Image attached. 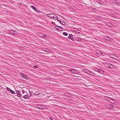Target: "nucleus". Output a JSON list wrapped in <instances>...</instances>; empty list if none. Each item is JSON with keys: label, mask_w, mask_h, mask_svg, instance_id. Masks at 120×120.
Listing matches in <instances>:
<instances>
[{"label": "nucleus", "mask_w": 120, "mask_h": 120, "mask_svg": "<svg viewBox=\"0 0 120 120\" xmlns=\"http://www.w3.org/2000/svg\"><path fill=\"white\" fill-rule=\"evenodd\" d=\"M68 71L74 74H78L79 73V72L77 70L72 69L71 68H70L69 69Z\"/></svg>", "instance_id": "obj_3"}, {"label": "nucleus", "mask_w": 120, "mask_h": 120, "mask_svg": "<svg viewBox=\"0 0 120 120\" xmlns=\"http://www.w3.org/2000/svg\"><path fill=\"white\" fill-rule=\"evenodd\" d=\"M76 38V40L78 41H80L82 40V39L80 38Z\"/></svg>", "instance_id": "obj_22"}, {"label": "nucleus", "mask_w": 120, "mask_h": 120, "mask_svg": "<svg viewBox=\"0 0 120 120\" xmlns=\"http://www.w3.org/2000/svg\"><path fill=\"white\" fill-rule=\"evenodd\" d=\"M97 2L101 5H103L104 4V3L101 0L98 1Z\"/></svg>", "instance_id": "obj_20"}, {"label": "nucleus", "mask_w": 120, "mask_h": 120, "mask_svg": "<svg viewBox=\"0 0 120 120\" xmlns=\"http://www.w3.org/2000/svg\"><path fill=\"white\" fill-rule=\"evenodd\" d=\"M27 95H25L23 97V98H24L26 99V96Z\"/></svg>", "instance_id": "obj_34"}, {"label": "nucleus", "mask_w": 120, "mask_h": 120, "mask_svg": "<svg viewBox=\"0 0 120 120\" xmlns=\"http://www.w3.org/2000/svg\"><path fill=\"white\" fill-rule=\"evenodd\" d=\"M106 25L107 26L110 27L112 28L113 27V24L110 22L107 23Z\"/></svg>", "instance_id": "obj_15"}, {"label": "nucleus", "mask_w": 120, "mask_h": 120, "mask_svg": "<svg viewBox=\"0 0 120 120\" xmlns=\"http://www.w3.org/2000/svg\"><path fill=\"white\" fill-rule=\"evenodd\" d=\"M35 92H37V91H35Z\"/></svg>", "instance_id": "obj_43"}, {"label": "nucleus", "mask_w": 120, "mask_h": 120, "mask_svg": "<svg viewBox=\"0 0 120 120\" xmlns=\"http://www.w3.org/2000/svg\"><path fill=\"white\" fill-rule=\"evenodd\" d=\"M85 71L86 73L90 75H91L94 76V74L92 72L87 69H86L85 70Z\"/></svg>", "instance_id": "obj_7"}, {"label": "nucleus", "mask_w": 120, "mask_h": 120, "mask_svg": "<svg viewBox=\"0 0 120 120\" xmlns=\"http://www.w3.org/2000/svg\"><path fill=\"white\" fill-rule=\"evenodd\" d=\"M51 120H53V119H51Z\"/></svg>", "instance_id": "obj_41"}, {"label": "nucleus", "mask_w": 120, "mask_h": 120, "mask_svg": "<svg viewBox=\"0 0 120 120\" xmlns=\"http://www.w3.org/2000/svg\"><path fill=\"white\" fill-rule=\"evenodd\" d=\"M72 96V94L70 93H67L65 94V96L68 97H71Z\"/></svg>", "instance_id": "obj_19"}, {"label": "nucleus", "mask_w": 120, "mask_h": 120, "mask_svg": "<svg viewBox=\"0 0 120 120\" xmlns=\"http://www.w3.org/2000/svg\"><path fill=\"white\" fill-rule=\"evenodd\" d=\"M43 50L46 52H49L50 51V49H48V48H45L44 49H43Z\"/></svg>", "instance_id": "obj_21"}, {"label": "nucleus", "mask_w": 120, "mask_h": 120, "mask_svg": "<svg viewBox=\"0 0 120 120\" xmlns=\"http://www.w3.org/2000/svg\"><path fill=\"white\" fill-rule=\"evenodd\" d=\"M29 93L30 94V96H31L33 95H34V93H33V91H29Z\"/></svg>", "instance_id": "obj_24"}, {"label": "nucleus", "mask_w": 120, "mask_h": 120, "mask_svg": "<svg viewBox=\"0 0 120 120\" xmlns=\"http://www.w3.org/2000/svg\"><path fill=\"white\" fill-rule=\"evenodd\" d=\"M62 25H64L65 26H66L67 24L64 21H63L62 22V23L61 24Z\"/></svg>", "instance_id": "obj_25"}, {"label": "nucleus", "mask_w": 120, "mask_h": 120, "mask_svg": "<svg viewBox=\"0 0 120 120\" xmlns=\"http://www.w3.org/2000/svg\"><path fill=\"white\" fill-rule=\"evenodd\" d=\"M108 66L109 68H110L111 69L112 68V65L111 64H109Z\"/></svg>", "instance_id": "obj_27"}, {"label": "nucleus", "mask_w": 120, "mask_h": 120, "mask_svg": "<svg viewBox=\"0 0 120 120\" xmlns=\"http://www.w3.org/2000/svg\"><path fill=\"white\" fill-rule=\"evenodd\" d=\"M94 18L95 19L100 21L103 18L102 17L97 16H95Z\"/></svg>", "instance_id": "obj_13"}, {"label": "nucleus", "mask_w": 120, "mask_h": 120, "mask_svg": "<svg viewBox=\"0 0 120 120\" xmlns=\"http://www.w3.org/2000/svg\"><path fill=\"white\" fill-rule=\"evenodd\" d=\"M52 23H54V22H52Z\"/></svg>", "instance_id": "obj_40"}, {"label": "nucleus", "mask_w": 120, "mask_h": 120, "mask_svg": "<svg viewBox=\"0 0 120 120\" xmlns=\"http://www.w3.org/2000/svg\"><path fill=\"white\" fill-rule=\"evenodd\" d=\"M7 90L10 92L11 93L13 94H15V92L14 91L12 90L10 88L8 87H7Z\"/></svg>", "instance_id": "obj_11"}, {"label": "nucleus", "mask_w": 120, "mask_h": 120, "mask_svg": "<svg viewBox=\"0 0 120 120\" xmlns=\"http://www.w3.org/2000/svg\"><path fill=\"white\" fill-rule=\"evenodd\" d=\"M63 35L65 36H67L68 35V33L65 32H63Z\"/></svg>", "instance_id": "obj_28"}, {"label": "nucleus", "mask_w": 120, "mask_h": 120, "mask_svg": "<svg viewBox=\"0 0 120 120\" xmlns=\"http://www.w3.org/2000/svg\"><path fill=\"white\" fill-rule=\"evenodd\" d=\"M109 56H110V57L112 59H114V58L117 57V56L116 55L112 53H111L109 55Z\"/></svg>", "instance_id": "obj_14"}, {"label": "nucleus", "mask_w": 120, "mask_h": 120, "mask_svg": "<svg viewBox=\"0 0 120 120\" xmlns=\"http://www.w3.org/2000/svg\"><path fill=\"white\" fill-rule=\"evenodd\" d=\"M116 4L118 5H119L120 4V3L118 2H117Z\"/></svg>", "instance_id": "obj_35"}, {"label": "nucleus", "mask_w": 120, "mask_h": 120, "mask_svg": "<svg viewBox=\"0 0 120 120\" xmlns=\"http://www.w3.org/2000/svg\"><path fill=\"white\" fill-rule=\"evenodd\" d=\"M31 7L36 12L38 13H40L41 12L40 11L36 9L34 6H31Z\"/></svg>", "instance_id": "obj_9"}, {"label": "nucleus", "mask_w": 120, "mask_h": 120, "mask_svg": "<svg viewBox=\"0 0 120 120\" xmlns=\"http://www.w3.org/2000/svg\"><path fill=\"white\" fill-rule=\"evenodd\" d=\"M10 31H13V32H11V34H13L14 35H17L18 33L16 31H14L13 30H10Z\"/></svg>", "instance_id": "obj_17"}, {"label": "nucleus", "mask_w": 120, "mask_h": 120, "mask_svg": "<svg viewBox=\"0 0 120 120\" xmlns=\"http://www.w3.org/2000/svg\"><path fill=\"white\" fill-rule=\"evenodd\" d=\"M55 28L57 30L59 31H61L63 30V28L62 27L58 26H56Z\"/></svg>", "instance_id": "obj_6"}, {"label": "nucleus", "mask_w": 120, "mask_h": 120, "mask_svg": "<svg viewBox=\"0 0 120 120\" xmlns=\"http://www.w3.org/2000/svg\"><path fill=\"white\" fill-rule=\"evenodd\" d=\"M36 106L37 108L40 109H43V107L41 106V105L39 104H37L36 105Z\"/></svg>", "instance_id": "obj_18"}, {"label": "nucleus", "mask_w": 120, "mask_h": 120, "mask_svg": "<svg viewBox=\"0 0 120 120\" xmlns=\"http://www.w3.org/2000/svg\"><path fill=\"white\" fill-rule=\"evenodd\" d=\"M23 48L22 47H20V49H22Z\"/></svg>", "instance_id": "obj_37"}, {"label": "nucleus", "mask_w": 120, "mask_h": 120, "mask_svg": "<svg viewBox=\"0 0 120 120\" xmlns=\"http://www.w3.org/2000/svg\"><path fill=\"white\" fill-rule=\"evenodd\" d=\"M101 54H102V52H101Z\"/></svg>", "instance_id": "obj_39"}, {"label": "nucleus", "mask_w": 120, "mask_h": 120, "mask_svg": "<svg viewBox=\"0 0 120 120\" xmlns=\"http://www.w3.org/2000/svg\"><path fill=\"white\" fill-rule=\"evenodd\" d=\"M38 35L39 37L41 38L47 37V36L46 35L42 33H39L38 34Z\"/></svg>", "instance_id": "obj_8"}, {"label": "nucleus", "mask_w": 120, "mask_h": 120, "mask_svg": "<svg viewBox=\"0 0 120 120\" xmlns=\"http://www.w3.org/2000/svg\"><path fill=\"white\" fill-rule=\"evenodd\" d=\"M30 96L28 95H27L26 96V99H30Z\"/></svg>", "instance_id": "obj_33"}, {"label": "nucleus", "mask_w": 120, "mask_h": 120, "mask_svg": "<svg viewBox=\"0 0 120 120\" xmlns=\"http://www.w3.org/2000/svg\"><path fill=\"white\" fill-rule=\"evenodd\" d=\"M92 10L93 11H94L95 10H96V9L95 8H92Z\"/></svg>", "instance_id": "obj_38"}, {"label": "nucleus", "mask_w": 120, "mask_h": 120, "mask_svg": "<svg viewBox=\"0 0 120 120\" xmlns=\"http://www.w3.org/2000/svg\"><path fill=\"white\" fill-rule=\"evenodd\" d=\"M106 97L107 98H106L108 99H109V100L110 101L111 100H112V101H113L114 100L113 99H112L110 97H109L106 96Z\"/></svg>", "instance_id": "obj_23"}, {"label": "nucleus", "mask_w": 120, "mask_h": 120, "mask_svg": "<svg viewBox=\"0 0 120 120\" xmlns=\"http://www.w3.org/2000/svg\"><path fill=\"white\" fill-rule=\"evenodd\" d=\"M106 106L107 107L106 108L107 109H110L111 108L110 107L108 106H108L107 105H106Z\"/></svg>", "instance_id": "obj_30"}, {"label": "nucleus", "mask_w": 120, "mask_h": 120, "mask_svg": "<svg viewBox=\"0 0 120 120\" xmlns=\"http://www.w3.org/2000/svg\"><path fill=\"white\" fill-rule=\"evenodd\" d=\"M20 76L26 80L28 79L29 78L27 76L25 75L23 73H21L20 74Z\"/></svg>", "instance_id": "obj_5"}, {"label": "nucleus", "mask_w": 120, "mask_h": 120, "mask_svg": "<svg viewBox=\"0 0 120 120\" xmlns=\"http://www.w3.org/2000/svg\"><path fill=\"white\" fill-rule=\"evenodd\" d=\"M73 32L75 33H77L78 34H80V32L81 31L77 30L76 29H75V30H73Z\"/></svg>", "instance_id": "obj_16"}, {"label": "nucleus", "mask_w": 120, "mask_h": 120, "mask_svg": "<svg viewBox=\"0 0 120 120\" xmlns=\"http://www.w3.org/2000/svg\"><path fill=\"white\" fill-rule=\"evenodd\" d=\"M18 4L19 5H21L22 4V3H19Z\"/></svg>", "instance_id": "obj_36"}, {"label": "nucleus", "mask_w": 120, "mask_h": 120, "mask_svg": "<svg viewBox=\"0 0 120 120\" xmlns=\"http://www.w3.org/2000/svg\"><path fill=\"white\" fill-rule=\"evenodd\" d=\"M68 38L71 40L73 41H74V39L73 38V35L71 34H69V36L68 37Z\"/></svg>", "instance_id": "obj_12"}, {"label": "nucleus", "mask_w": 120, "mask_h": 120, "mask_svg": "<svg viewBox=\"0 0 120 120\" xmlns=\"http://www.w3.org/2000/svg\"><path fill=\"white\" fill-rule=\"evenodd\" d=\"M55 17L57 18V20L58 21V22H60V24H61L62 21H61L60 20L58 19V18L56 15H55Z\"/></svg>", "instance_id": "obj_26"}, {"label": "nucleus", "mask_w": 120, "mask_h": 120, "mask_svg": "<svg viewBox=\"0 0 120 120\" xmlns=\"http://www.w3.org/2000/svg\"><path fill=\"white\" fill-rule=\"evenodd\" d=\"M40 94V93H39L38 94H36L35 93H34V95L35 96H38Z\"/></svg>", "instance_id": "obj_32"}, {"label": "nucleus", "mask_w": 120, "mask_h": 120, "mask_svg": "<svg viewBox=\"0 0 120 120\" xmlns=\"http://www.w3.org/2000/svg\"><path fill=\"white\" fill-rule=\"evenodd\" d=\"M55 15L54 14H48L47 16L49 17H50L51 19H56V18L55 17Z\"/></svg>", "instance_id": "obj_4"}, {"label": "nucleus", "mask_w": 120, "mask_h": 120, "mask_svg": "<svg viewBox=\"0 0 120 120\" xmlns=\"http://www.w3.org/2000/svg\"><path fill=\"white\" fill-rule=\"evenodd\" d=\"M59 29H61L60 28Z\"/></svg>", "instance_id": "obj_42"}, {"label": "nucleus", "mask_w": 120, "mask_h": 120, "mask_svg": "<svg viewBox=\"0 0 120 120\" xmlns=\"http://www.w3.org/2000/svg\"><path fill=\"white\" fill-rule=\"evenodd\" d=\"M109 105L112 108L114 109V105H113L110 104H109Z\"/></svg>", "instance_id": "obj_29"}, {"label": "nucleus", "mask_w": 120, "mask_h": 120, "mask_svg": "<svg viewBox=\"0 0 120 120\" xmlns=\"http://www.w3.org/2000/svg\"><path fill=\"white\" fill-rule=\"evenodd\" d=\"M102 38L110 43H112L113 42V39L106 35L102 36Z\"/></svg>", "instance_id": "obj_1"}, {"label": "nucleus", "mask_w": 120, "mask_h": 120, "mask_svg": "<svg viewBox=\"0 0 120 120\" xmlns=\"http://www.w3.org/2000/svg\"><path fill=\"white\" fill-rule=\"evenodd\" d=\"M38 67L36 65H34L33 66V68L35 69L36 68H38Z\"/></svg>", "instance_id": "obj_31"}, {"label": "nucleus", "mask_w": 120, "mask_h": 120, "mask_svg": "<svg viewBox=\"0 0 120 120\" xmlns=\"http://www.w3.org/2000/svg\"><path fill=\"white\" fill-rule=\"evenodd\" d=\"M35 92H37V91H35Z\"/></svg>", "instance_id": "obj_44"}, {"label": "nucleus", "mask_w": 120, "mask_h": 120, "mask_svg": "<svg viewBox=\"0 0 120 120\" xmlns=\"http://www.w3.org/2000/svg\"><path fill=\"white\" fill-rule=\"evenodd\" d=\"M16 94H18V96L19 97H22V95L21 94V93L20 92V91H19L18 90H16Z\"/></svg>", "instance_id": "obj_10"}, {"label": "nucleus", "mask_w": 120, "mask_h": 120, "mask_svg": "<svg viewBox=\"0 0 120 120\" xmlns=\"http://www.w3.org/2000/svg\"><path fill=\"white\" fill-rule=\"evenodd\" d=\"M94 70L98 72H99L102 74L104 75V71L101 69L99 68H94Z\"/></svg>", "instance_id": "obj_2"}]
</instances>
